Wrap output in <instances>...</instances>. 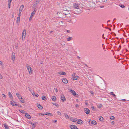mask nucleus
I'll list each match as a JSON object with an SVG mask.
<instances>
[{
    "instance_id": "23",
    "label": "nucleus",
    "mask_w": 129,
    "mask_h": 129,
    "mask_svg": "<svg viewBox=\"0 0 129 129\" xmlns=\"http://www.w3.org/2000/svg\"><path fill=\"white\" fill-rule=\"evenodd\" d=\"M52 99L53 101H55L56 100V98L55 96H53Z\"/></svg>"
},
{
    "instance_id": "46",
    "label": "nucleus",
    "mask_w": 129,
    "mask_h": 129,
    "mask_svg": "<svg viewBox=\"0 0 129 129\" xmlns=\"http://www.w3.org/2000/svg\"><path fill=\"white\" fill-rule=\"evenodd\" d=\"M92 110H93L94 111L95 110V107L94 106H93L92 107H91Z\"/></svg>"
},
{
    "instance_id": "25",
    "label": "nucleus",
    "mask_w": 129,
    "mask_h": 129,
    "mask_svg": "<svg viewBox=\"0 0 129 129\" xmlns=\"http://www.w3.org/2000/svg\"><path fill=\"white\" fill-rule=\"evenodd\" d=\"M15 48L16 49L18 48V43H16L15 44Z\"/></svg>"
},
{
    "instance_id": "59",
    "label": "nucleus",
    "mask_w": 129,
    "mask_h": 129,
    "mask_svg": "<svg viewBox=\"0 0 129 129\" xmlns=\"http://www.w3.org/2000/svg\"><path fill=\"white\" fill-rule=\"evenodd\" d=\"M41 114L42 115H45V113H41Z\"/></svg>"
},
{
    "instance_id": "63",
    "label": "nucleus",
    "mask_w": 129,
    "mask_h": 129,
    "mask_svg": "<svg viewBox=\"0 0 129 129\" xmlns=\"http://www.w3.org/2000/svg\"><path fill=\"white\" fill-rule=\"evenodd\" d=\"M48 113H47V112H46V113L45 114V115H48Z\"/></svg>"
},
{
    "instance_id": "48",
    "label": "nucleus",
    "mask_w": 129,
    "mask_h": 129,
    "mask_svg": "<svg viewBox=\"0 0 129 129\" xmlns=\"http://www.w3.org/2000/svg\"><path fill=\"white\" fill-rule=\"evenodd\" d=\"M2 95L4 98H6V95L4 94H2Z\"/></svg>"
},
{
    "instance_id": "15",
    "label": "nucleus",
    "mask_w": 129,
    "mask_h": 129,
    "mask_svg": "<svg viewBox=\"0 0 129 129\" xmlns=\"http://www.w3.org/2000/svg\"><path fill=\"white\" fill-rule=\"evenodd\" d=\"M16 95L17 96L18 98L19 99H22V97L21 96V95L20 94H19L18 93H17L16 94Z\"/></svg>"
},
{
    "instance_id": "58",
    "label": "nucleus",
    "mask_w": 129,
    "mask_h": 129,
    "mask_svg": "<svg viewBox=\"0 0 129 129\" xmlns=\"http://www.w3.org/2000/svg\"><path fill=\"white\" fill-rule=\"evenodd\" d=\"M13 0H8V2H10L11 3L12 1Z\"/></svg>"
},
{
    "instance_id": "12",
    "label": "nucleus",
    "mask_w": 129,
    "mask_h": 129,
    "mask_svg": "<svg viewBox=\"0 0 129 129\" xmlns=\"http://www.w3.org/2000/svg\"><path fill=\"white\" fill-rule=\"evenodd\" d=\"M25 115L27 118L29 119L31 118V116L29 114L27 113H25Z\"/></svg>"
},
{
    "instance_id": "42",
    "label": "nucleus",
    "mask_w": 129,
    "mask_h": 129,
    "mask_svg": "<svg viewBox=\"0 0 129 129\" xmlns=\"http://www.w3.org/2000/svg\"><path fill=\"white\" fill-rule=\"evenodd\" d=\"M20 17H18L17 18V21H20Z\"/></svg>"
},
{
    "instance_id": "24",
    "label": "nucleus",
    "mask_w": 129,
    "mask_h": 129,
    "mask_svg": "<svg viewBox=\"0 0 129 129\" xmlns=\"http://www.w3.org/2000/svg\"><path fill=\"white\" fill-rule=\"evenodd\" d=\"M72 39V38L69 37H68V38H67V40L68 41H70Z\"/></svg>"
},
{
    "instance_id": "34",
    "label": "nucleus",
    "mask_w": 129,
    "mask_h": 129,
    "mask_svg": "<svg viewBox=\"0 0 129 129\" xmlns=\"http://www.w3.org/2000/svg\"><path fill=\"white\" fill-rule=\"evenodd\" d=\"M11 3L10 2H8V8H10V6Z\"/></svg>"
},
{
    "instance_id": "14",
    "label": "nucleus",
    "mask_w": 129,
    "mask_h": 129,
    "mask_svg": "<svg viewBox=\"0 0 129 129\" xmlns=\"http://www.w3.org/2000/svg\"><path fill=\"white\" fill-rule=\"evenodd\" d=\"M62 82H63V83H64L65 84H67V83H68V80L66 78L63 79H62Z\"/></svg>"
},
{
    "instance_id": "44",
    "label": "nucleus",
    "mask_w": 129,
    "mask_h": 129,
    "mask_svg": "<svg viewBox=\"0 0 129 129\" xmlns=\"http://www.w3.org/2000/svg\"><path fill=\"white\" fill-rule=\"evenodd\" d=\"M22 100H20V101L22 103H24V101L23 99H22Z\"/></svg>"
},
{
    "instance_id": "21",
    "label": "nucleus",
    "mask_w": 129,
    "mask_h": 129,
    "mask_svg": "<svg viewBox=\"0 0 129 129\" xmlns=\"http://www.w3.org/2000/svg\"><path fill=\"white\" fill-rule=\"evenodd\" d=\"M33 7L34 8V11L33 12H34L35 13L36 12L37 10V7H35V6H33Z\"/></svg>"
},
{
    "instance_id": "27",
    "label": "nucleus",
    "mask_w": 129,
    "mask_h": 129,
    "mask_svg": "<svg viewBox=\"0 0 129 129\" xmlns=\"http://www.w3.org/2000/svg\"><path fill=\"white\" fill-rule=\"evenodd\" d=\"M110 118L111 120H114L115 119V117L113 116H111L110 117Z\"/></svg>"
},
{
    "instance_id": "1",
    "label": "nucleus",
    "mask_w": 129,
    "mask_h": 129,
    "mask_svg": "<svg viewBox=\"0 0 129 129\" xmlns=\"http://www.w3.org/2000/svg\"><path fill=\"white\" fill-rule=\"evenodd\" d=\"M73 8L75 9H77V10L76 11H73V13L74 14L79 15L81 13V11L79 8V4L78 3H74L73 4Z\"/></svg>"
},
{
    "instance_id": "49",
    "label": "nucleus",
    "mask_w": 129,
    "mask_h": 129,
    "mask_svg": "<svg viewBox=\"0 0 129 129\" xmlns=\"http://www.w3.org/2000/svg\"><path fill=\"white\" fill-rule=\"evenodd\" d=\"M33 17H30L29 18V21H30L31 20H32Z\"/></svg>"
},
{
    "instance_id": "45",
    "label": "nucleus",
    "mask_w": 129,
    "mask_h": 129,
    "mask_svg": "<svg viewBox=\"0 0 129 129\" xmlns=\"http://www.w3.org/2000/svg\"><path fill=\"white\" fill-rule=\"evenodd\" d=\"M3 78V76L0 73V78L1 79H2Z\"/></svg>"
},
{
    "instance_id": "7",
    "label": "nucleus",
    "mask_w": 129,
    "mask_h": 129,
    "mask_svg": "<svg viewBox=\"0 0 129 129\" xmlns=\"http://www.w3.org/2000/svg\"><path fill=\"white\" fill-rule=\"evenodd\" d=\"M60 99L63 102L66 101V98L64 95H63L61 96Z\"/></svg>"
},
{
    "instance_id": "2",
    "label": "nucleus",
    "mask_w": 129,
    "mask_h": 129,
    "mask_svg": "<svg viewBox=\"0 0 129 129\" xmlns=\"http://www.w3.org/2000/svg\"><path fill=\"white\" fill-rule=\"evenodd\" d=\"M26 66L27 70L29 72V74H31L32 73L33 70L30 67V66L27 64H26Z\"/></svg>"
},
{
    "instance_id": "39",
    "label": "nucleus",
    "mask_w": 129,
    "mask_h": 129,
    "mask_svg": "<svg viewBox=\"0 0 129 129\" xmlns=\"http://www.w3.org/2000/svg\"><path fill=\"white\" fill-rule=\"evenodd\" d=\"M57 113L59 115L61 116V113L59 111H57Z\"/></svg>"
},
{
    "instance_id": "30",
    "label": "nucleus",
    "mask_w": 129,
    "mask_h": 129,
    "mask_svg": "<svg viewBox=\"0 0 129 129\" xmlns=\"http://www.w3.org/2000/svg\"><path fill=\"white\" fill-rule=\"evenodd\" d=\"M36 93L35 92H34L33 93H32V94L33 95H35V96L36 97H38L39 96V95L38 94H36Z\"/></svg>"
},
{
    "instance_id": "6",
    "label": "nucleus",
    "mask_w": 129,
    "mask_h": 129,
    "mask_svg": "<svg viewBox=\"0 0 129 129\" xmlns=\"http://www.w3.org/2000/svg\"><path fill=\"white\" fill-rule=\"evenodd\" d=\"M41 0H37L35 2V3L34 4L33 6H35V7H37V5L39 4Z\"/></svg>"
},
{
    "instance_id": "32",
    "label": "nucleus",
    "mask_w": 129,
    "mask_h": 129,
    "mask_svg": "<svg viewBox=\"0 0 129 129\" xmlns=\"http://www.w3.org/2000/svg\"><path fill=\"white\" fill-rule=\"evenodd\" d=\"M71 120L72 121L75 122L77 120V119H73L72 120L71 119Z\"/></svg>"
},
{
    "instance_id": "64",
    "label": "nucleus",
    "mask_w": 129,
    "mask_h": 129,
    "mask_svg": "<svg viewBox=\"0 0 129 129\" xmlns=\"http://www.w3.org/2000/svg\"><path fill=\"white\" fill-rule=\"evenodd\" d=\"M29 123L30 124H32L33 123L32 122H30Z\"/></svg>"
},
{
    "instance_id": "26",
    "label": "nucleus",
    "mask_w": 129,
    "mask_h": 129,
    "mask_svg": "<svg viewBox=\"0 0 129 129\" xmlns=\"http://www.w3.org/2000/svg\"><path fill=\"white\" fill-rule=\"evenodd\" d=\"M42 99L44 101H46L47 100V99L45 96H43L42 97Z\"/></svg>"
},
{
    "instance_id": "60",
    "label": "nucleus",
    "mask_w": 129,
    "mask_h": 129,
    "mask_svg": "<svg viewBox=\"0 0 129 129\" xmlns=\"http://www.w3.org/2000/svg\"><path fill=\"white\" fill-rule=\"evenodd\" d=\"M68 22H72L73 23V22H72V21L71 20H70L68 21Z\"/></svg>"
},
{
    "instance_id": "4",
    "label": "nucleus",
    "mask_w": 129,
    "mask_h": 129,
    "mask_svg": "<svg viewBox=\"0 0 129 129\" xmlns=\"http://www.w3.org/2000/svg\"><path fill=\"white\" fill-rule=\"evenodd\" d=\"M11 59L13 61H14L15 59V55L14 53L12 52L11 56Z\"/></svg>"
},
{
    "instance_id": "56",
    "label": "nucleus",
    "mask_w": 129,
    "mask_h": 129,
    "mask_svg": "<svg viewBox=\"0 0 129 129\" xmlns=\"http://www.w3.org/2000/svg\"><path fill=\"white\" fill-rule=\"evenodd\" d=\"M54 89H55V91L56 92H58V90L57 88H55Z\"/></svg>"
},
{
    "instance_id": "55",
    "label": "nucleus",
    "mask_w": 129,
    "mask_h": 129,
    "mask_svg": "<svg viewBox=\"0 0 129 129\" xmlns=\"http://www.w3.org/2000/svg\"><path fill=\"white\" fill-rule=\"evenodd\" d=\"M123 102H125L126 101V100L125 99H122L121 100Z\"/></svg>"
},
{
    "instance_id": "54",
    "label": "nucleus",
    "mask_w": 129,
    "mask_h": 129,
    "mask_svg": "<svg viewBox=\"0 0 129 129\" xmlns=\"http://www.w3.org/2000/svg\"><path fill=\"white\" fill-rule=\"evenodd\" d=\"M0 64H1V65H3V63L1 61H0Z\"/></svg>"
},
{
    "instance_id": "17",
    "label": "nucleus",
    "mask_w": 129,
    "mask_h": 129,
    "mask_svg": "<svg viewBox=\"0 0 129 129\" xmlns=\"http://www.w3.org/2000/svg\"><path fill=\"white\" fill-rule=\"evenodd\" d=\"M37 106L41 110L43 109V107L40 104H38Z\"/></svg>"
},
{
    "instance_id": "62",
    "label": "nucleus",
    "mask_w": 129,
    "mask_h": 129,
    "mask_svg": "<svg viewBox=\"0 0 129 129\" xmlns=\"http://www.w3.org/2000/svg\"><path fill=\"white\" fill-rule=\"evenodd\" d=\"M75 106H76V107H79V106H78V105H77V104H76V105Z\"/></svg>"
},
{
    "instance_id": "35",
    "label": "nucleus",
    "mask_w": 129,
    "mask_h": 129,
    "mask_svg": "<svg viewBox=\"0 0 129 129\" xmlns=\"http://www.w3.org/2000/svg\"><path fill=\"white\" fill-rule=\"evenodd\" d=\"M47 115H48L49 116H53V115L51 113H48Z\"/></svg>"
},
{
    "instance_id": "18",
    "label": "nucleus",
    "mask_w": 129,
    "mask_h": 129,
    "mask_svg": "<svg viewBox=\"0 0 129 129\" xmlns=\"http://www.w3.org/2000/svg\"><path fill=\"white\" fill-rule=\"evenodd\" d=\"M8 95L9 97L11 99H12L13 98V97L12 95L10 92H8Z\"/></svg>"
},
{
    "instance_id": "43",
    "label": "nucleus",
    "mask_w": 129,
    "mask_h": 129,
    "mask_svg": "<svg viewBox=\"0 0 129 129\" xmlns=\"http://www.w3.org/2000/svg\"><path fill=\"white\" fill-rule=\"evenodd\" d=\"M37 123V122H36L35 123ZM32 125L34 126V127H36V124H35L34 123H33V124H32Z\"/></svg>"
},
{
    "instance_id": "41",
    "label": "nucleus",
    "mask_w": 129,
    "mask_h": 129,
    "mask_svg": "<svg viewBox=\"0 0 129 129\" xmlns=\"http://www.w3.org/2000/svg\"><path fill=\"white\" fill-rule=\"evenodd\" d=\"M52 104L56 106H58V105L56 103H52Z\"/></svg>"
},
{
    "instance_id": "37",
    "label": "nucleus",
    "mask_w": 129,
    "mask_h": 129,
    "mask_svg": "<svg viewBox=\"0 0 129 129\" xmlns=\"http://www.w3.org/2000/svg\"><path fill=\"white\" fill-rule=\"evenodd\" d=\"M35 13L34 12H32L31 14L30 17H33V16L34 15Z\"/></svg>"
},
{
    "instance_id": "50",
    "label": "nucleus",
    "mask_w": 129,
    "mask_h": 129,
    "mask_svg": "<svg viewBox=\"0 0 129 129\" xmlns=\"http://www.w3.org/2000/svg\"><path fill=\"white\" fill-rule=\"evenodd\" d=\"M67 30V33H70V30Z\"/></svg>"
},
{
    "instance_id": "51",
    "label": "nucleus",
    "mask_w": 129,
    "mask_h": 129,
    "mask_svg": "<svg viewBox=\"0 0 129 129\" xmlns=\"http://www.w3.org/2000/svg\"><path fill=\"white\" fill-rule=\"evenodd\" d=\"M52 121L54 122L55 123L57 122V121L56 120H52Z\"/></svg>"
},
{
    "instance_id": "11",
    "label": "nucleus",
    "mask_w": 129,
    "mask_h": 129,
    "mask_svg": "<svg viewBox=\"0 0 129 129\" xmlns=\"http://www.w3.org/2000/svg\"><path fill=\"white\" fill-rule=\"evenodd\" d=\"M70 92L74 96H76L77 95H78V94L76 93L75 91L73 90L72 89L71 90Z\"/></svg>"
},
{
    "instance_id": "13",
    "label": "nucleus",
    "mask_w": 129,
    "mask_h": 129,
    "mask_svg": "<svg viewBox=\"0 0 129 129\" xmlns=\"http://www.w3.org/2000/svg\"><path fill=\"white\" fill-rule=\"evenodd\" d=\"M58 73L61 75H65L66 74V73L64 72H58Z\"/></svg>"
},
{
    "instance_id": "38",
    "label": "nucleus",
    "mask_w": 129,
    "mask_h": 129,
    "mask_svg": "<svg viewBox=\"0 0 129 129\" xmlns=\"http://www.w3.org/2000/svg\"><path fill=\"white\" fill-rule=\"evenodd\" d=\"M119 6L122 8H124L125 7V6L123 5H119Z\"/></svg>"
},
{
    "instance_id": "33",
    "label": "nucleus",
    "mask_w": 129,
    "mask_h": 129,
    "mask_svg": "<svg viewBox=\"0 0 129 129\" xmlns=\"http://www.w3.org/2000/svg\"><path fill=\"white\" fill-rule=\"evenodd\" d=\"M102 105L101 104H99L97 105V106L98 108H101L102 107Z\"/></svg>"
},
{
    "instance_id": "36",
    "label": "nucleus",
    "mask_w": 129,
    "mask_h": 129,
    "mask_svg": "<svg viewBox=\"0 0 129 129\" xmlns=\"http://www.w3.org/2000/svg\"><path fill=\"white\" fill-rule=\"evenodd\" d=\"M103 119V118L102 116H100V117L99 118V120L100 121H102Z\"/></svg>"
},
{
    "instance_id": "57",
    "label": "nucleus",
    "mask_w": 129,
    "mask_h": 129,
    "mask_svg": "<svg viewBox=\"0 0 129 129\" xmlns=\"http://www.w3.org/2000/svg\"><path fill=\"white\" fill-rule=\"evenodd\" d=\"M115 123V122H114V121H112V124H113V125H114Z\"/></svg>"
},
{
    "instance_id": "9",
    "label": "nucleus",
    "mask_w": 129,
    "mask_h": 129,
    "mask_svg": "<svg viewBox=\"0 0 129 129\" xmlns=\"http://www.w3.org/2000/svg\"><path fill=\"white\" fill-rule=\"evenodd\" d=\"M84 111L86 114H88L90 112V110L88 108H86Z\"/></svg>"
},
{
    "instance_id": "16",
    "label": "nucleus",
    "mask_w": 129,
    "mask_h": 129,
    "mask_svg": "<svg viewBox=\"0 0 129 129\" xmlns=\"http://www.w3.org/2000/svg\"><path fill=\"white\" fill-rule=\"evenodd\" d=\"M24 7V5H22L20 7L19 9V12L20 13H21V12L22 11V10L23 9Z\"/></svg>"
},
{
    "instance_id": "31",
    "label": "nucleus",
    "mask_w": 129,
    "mask_h": 129,
    "mask_svg": "<svg viewBox=\"0 0 129 129\" xmlns=\"http://www.w3.org/2000/svg\"><path fill=\"white\" fill-rule=\"evenodd\" d=\"M19 111L21 113L23 114L25 113H24L25 111L22 110H19Z\"/></svg>"
},
{
    "instance_id": "52",
    "label": "nucleus",
    "mask_w": 129,
    "mask_h": 129,
    "mask_svg": "<svg viewBox=\"0 0 129 129\" xmlns=\"http://www.w3.org/2000/svg\"><path fill=\"white\" fill-rule=\"evenodd\" d=\"M90 93L92 95H93V94H94V92L92 91H90Z\"/></svg>"
},
{
    "instance_id": "19",
    "label": "nucleus",
    "mask_w": 129,
    "mask_h": 129,
    "mask_svg": "<svg viewBox=\"0 0 129 129\" xmlns=\"http://www.w3.org/2000/svg\"><path fill=\"white\" fill-rule=\"evenodd\" d=\"M4 126L6 129H9V126L7 125L6 123L4 124Z\"/></svg>"
},
{
    "instance_id": "20",
    "label": "nucleus",
    "mask_w": 129,
    "mask_h": 129,
    "mask_svg": "<svg viewBox=\"0 0 129 129\" xmlns=\"http://www.w3.org/2000/svg\"><path fill=\"white\" fill-rule=\"evenodd\" d=\"M64 116L66 118V119H68L69 118V117L68 115L66 113H65L64 114Z\"/></svg>"
},
{
    "instance_id": "22",
    "label": "nucleus",
    "mask_w": 129,
    "mask_h": 129,
    "mask_svg": "<svg viewBox=\"0 0 129 129\" xmlns=\"http://www.w3.org/2000/svg\"><path fill=\"white\" fill-rule=\"evenodd\" d=\"M91 123L92 124L95 125L97 124V122L93 120L91 122Z\"/></svg>"
},
{
    "instance_id": "61",
    "label": "nucleus",
    "mask_w": 129,
    "mask_h": 129,
    "mask_svg": "<svg viewBox=\"0 0 129 129\" xmlns=\"http://www.w3.org/2000/svg\"><path fill=\"white\" fill-rule=\"evenodd\" d=\"M85 104L86 105H88V104H87V102H85Z\"/></svg>"
},
{
    "instance_id": "3",
    "label": "nucleus",
    "mask_w": 129,
    "mask_h": 129,
    "mask_svg": "<svg viewBox=\"0 0 129 129\" xmlns=\"http://www.w3.org/2000/svg\"><path fill=\"white\" fill-rule=\"evenodd\" d=\"M26 30L24 29L23 30L22 33V40H23V37H24V38L26 36Z\"/></svg>"
},
{
    "instance_id": "28",
    "label": "nucleus",
    "mask_w": 129,
    "mask_h": 129,
    "mask_svg": "<svg viewBox=\"0 0 129 129\" xmlns=\"http://www.w3.org/2000/svg\"><path fill=\"white\" fill-rule=\"evenodd\" d=\"M110 94L111 95H112L114 97H115L116 96V95L113 92H110Z\"/></svg>"
},
{
    "instance_id": "40",
    "label": "nucleus",
    "mask_w": 129,
    "mask_h": 129,
    "mask_svg": "<svg viewBox=\"0 0 129 129\" xmlns=\"http://www.w3.org/2000/svg\"><path fill=\"white\" fill-rule=\"evenodd\" d=\"M75 73H73V74L72 75V76L73 77H76L75 76Z\"/></svg>"
},
{
    "instance_id": "10",
    "label": "nucleus",
    "mask_w": 129,
    "mask_h": 129,
    "mask_svg": "<svg viewBox=\"0 0 129 129\" xmlns=\"http://www.w3.org/2000/svg\"><path fill=\"white\" fill-rule=\"evenodd\" d=\"M83 122L81 120L79 119L78 120V121L77 122V123L80 124H83Z\"/></svg>"
},
{
    "instance_id": "47",
    "label": "nucleus",
    "mask_w": 129,
    "mask_h": 129,
    "mask_svg": "<svg viewBox=\"0 0 129 129\" xmlns=\"http://www.w3.org/2000/svg\"><path fill=\"white\" fill-rule=\"evenodd\" d=\"M106 28V29H109V30L110 31H111V28H109V27H105Z\"/></svg>"
},
{
    "instance_id": "5",
    "label": "nucleus",
    "mask_w": 129,
    "mask_h": 129,
    "mask_svg": "<svg viewBox=\"0 0 129 129\" xmlns=\"http://www.w3.org/2000/svg\"><path fill=\"white\" fill-rule=\"evenodd\" d=\"M16 103V102H14L12 101H11L10 102V104L13 106H18V105H17Z\"/></svg>"
},
{
    "instance_id": "29",
    "label": "nucleus",
    "mask_w": 129,
    "mask_h": 129,
    "mask_svg": "<svg viewBox=\"0 0 129 129\" xmlns=\"http://www.w3.org/2000/svg\"><path fill=\"white\" fill-rule=\"evenodd\" d=\"M78 78V77H77L76 76L75 77H73V78H72V79L73 80H77Z\"/></svg>"
},
{
    "instance_id": "53",
    "label": "nucleus",
    "mask_w": 129,
    "mask_h": 129,
    "mask_svg": "<svg viewBox=\"0 0 129 129\" xmlns=\"http://www.w3.org/2000/svg\"><path fill=\"white\" fill-rule=\"evenodd\" d=\"M21 13H20V12H19V14H18V17H20L21 16Z\"/></svg>"
},
{
    "instance_id": "8",
    "label": "nucleus",
    "mask_w": 129,
    "mask_h": 129,
    "mask_svg": "<svg viewBox=\"0 0 129 129\" xmlns=\"http://www.w3.org/2000/svg\"><path fill=\"white\" fill-rule=\"evenodd\" d=\"M70 127L72 129H78L76 125L73 124L70 126Z\"/></svg>"
}]
</instances>
